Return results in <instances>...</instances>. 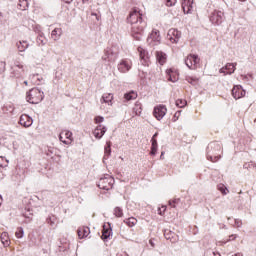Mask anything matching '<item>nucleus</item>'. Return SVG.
<instances>
[{
  "instance_id": "13",
  "label": "nucleus",
  "mask_w": 256,
  "mask_h": 256,
  "mask_svg": "<svg viewBox=\"0 0 256 256\" xmlns=\"http://www.w3.org/2000/svg\"><path fill=\"white\" fill-rule=\"evenodd\" d=\"M19 124L25 128L31 127V125H33V118L27 114H22L19 119Z\"/></svg>"
},
{
  "instance_id": "57",
  "label": "nucleus",
  "mask_w": 256,
  "mask_h": 256,
  "mask_svg": "<svg viewBox=\"0 0 256 256\" xmlns=\"http://www.w3.org/2000/svg\"><path fill=\"white\" fill-rule=\"evenodd\" d=\"M117 256H129V254L123 253V254H118Z\"/></svg>"
},
{
  "instance_id": "46",
  "label": "nucleus",
  "mask_w": 256,
  "mask_h": 256,
  "mask_svg": "<svg viewBox=\"0 0 256 256\" xmlns=\"http://www.w3.org/2000/svg\"><path fill=\"white\" fill-rule=\"evenodd\" d=\"M5 62H0V73H5Z\"/></svg>"
},
{
  "instance_id": "51",
  "label": "nucleus",
  "mask_w": 256,
  "mask_h": 256,
  "mask_svg": "<svg viewBox=\"0 0 256 256\" xmlns=\"http://www.w3.org/2000/svg\"><path fill=\"white\" fill-rule=\"evenodd\" d=\"M59 140L62 142V143H64V145H69V141H67V140H64L63 138H61V134L59 135Z\"/></svg>"
},
{
  "instance_id": "4",
  "label": "nucleus",
  "mask_w": 256,
  "mask_h": 256,
  "mask_svg": "<svg viewBox=\"0 0 256 256\" xmlns=\"http://www.w3.org/2000/svg\"><path fill=\"white\" fill-rule=\"evenodd\" d=\"M119 57V48L117 46L107 47L104 50V55L102 56V61L106 63H115Z\"/></svg>"
},
{
  "instance_id": "8",
  "label": "nucleus",
  "mask_w": 256,
  "mask_h": 256,
  "mask_svg": "<svg viewBox=\"0 0 256 256\" xmlns=\"http://www.w3.org/2000/svg\"><path fill=\"white\" fill-rule=\"evenodd\" d=\"M161 41V35L159 34V30H153L152 33L147 38L148 45L151 47H155V45H159Z\"/></svg>"
},
{
  "instance_id": "35",
  "label": "nucleus",
  "mask_w": 256,
  "mask_h": 256,
  "mask_svg": "<svg viewBox=\"0 0 256 256\" xmlns=\"http://www.w3.org/2000/svg\"><path fill=\"white\" fill-rule=\"evenodd\" d=\"M102 101L103 103H111V101H113V94L109 93V94H103L102 96Z\"/></svg>"
},
{
  "instance_id": "15",
  "label": "nucleus",
  "mask_w": 256,
  "mask_h": 256,
  "mask_svg": "<svg viewBox=\"0 0 256 256\" xmlns=\"http://www.w3.org/2000/svg\"><path fill=\"white\" fill-rule=\"evenodd\" d=\"M105 133H107V127L99 124L95 130L93 131V135L96 139H102L103 135H105Z\"/></svg>"
},
{
  "instance_id": "12",
  "label": "nucleus",
  "mask_w": 256,
  "mask_h": 256,
  "mask_svg": "<svg viewBox=\"0 0 256 256\" xmlns=\"http://www.w3.org/2000/svg\"><path fill=\"white\" fill-rule=\"evenodd\" d=\"M167 38L169 41H171V43H179V39H181V31L171 28L168 31Z\"/></svg>"
},
{
  "instance_id": "62",
  "label": "nucleus",
  "mask_w": 256,
  "mask_h": 256,
  "mask_svg": "<svg viewBox=\"0 0 256 256\" xmlns=\"http://www.w3.org/2000/svg\"><path fill=\"white\" fill-rule=\"evenodd\" d=\"M159 211H160V212H159V215H163V213H161V209H159Z\"/></svg>"
},
{
  "instance_id": "26",
  "label": "nucleus",
  "mask_w": 256,
  "mask_h": 256,
  "mask_svg": "<svg viewBox=\"0 0 256 256\" xmlns=\"http://www.w3.org/2000/svg\"><path fill=\"white\" fill-rule=\"evenodd\" d=\"M17 7L20 11H27L29 8V2H27V0H19Z\"/></svg>"
},
{
  "instance_id": "47",
  "label": "nucleus",
  "mask_w": 256,
  "mask_h": 256,
  "mask_svg": "<svg viewBox=\"0 0 256 256\" xmlns=\"http://www.w3.org/2000/svg\"><path fill=\"white\" fill-rule=\"evenodd\" d=\"M204 256H215V252L212 250H208L205 252Z\"/></svg>"
},
{
  "instance_id": "30",
  "label": "nucleus",
  "mask_w": 256,
  "mask_h": 256,
  "mask_svg": "<svg viewBox=\"0 0 256 256\" xmlns=\"http://www.w3.org/2000/svg\"><path fill=\"white\" fill-rule=\"evenodd\" d=\"M124 223L128 225V227H135L137 225V219L135 217H130L124 220Z\"/></svg>"
},
{
  "instance_id": "42",
  "label": "nucleus",
  "mask_w": 256,
  "mask_h": 256,
  "mask_svg": "<svg viewBox=\"0 0 256 256\" xmlns=\"http://www.w3.org/2000/svg\"><path fill=\"white\" fill-rule=\"evenodd\" d=\"M24 217L26 219H30L31 220V215H33V213L31 212V209H27L24 213H23Z\"/></svg>"
},
{
  "instance_id": "2",
  "label": "nucleus",
  "mask_w": 256,
  "mask_h": 256,
  "mask_svg": "<svg viewBox=\"0 0 256 256\" xmlns=\"http://www.w3.org/2000/svg\"><path fill=\"white\" fill-rule=\"evenodd\" d=\"M219 153H221V144L218 142H211L208 144L206 148V157L208 161H212V163L219 161V159H221Z\"/></svg>"
},
{
  "instance_id": "10",
  "label": "nucleus",
  "mask_w": 256,
  "mask_h": 256,
  "mask_svg": "<svg viewBox=\"0 0 256 256\" xmlns=\"http://www.w3.org/2000/svg\"><path fill=\"white\" fill-rule=\"evenodd\" d=\"M25 74V69L23 68V64H15L11 67V75L12 77H16V79H19L23 77Z\"/></svg>"
},
{
  "instance_id": "29",
  "label": "nucleus",
  "mask_w": 256,
  "mask_h": 256,
  "mask_svg": "<svg viewBox=\"0 0 256 256\" xmlns=\"http://www.w3.org/2000/svg\"><path fill=\"white\" fill-rule=\"evenodd\" d=\"M1 242L4 244L5 247H8L9 245V234L7 232H3L1 234Z\"/></svg>"
},
{
  "instance_id": "27",
  "label": "nucleus",
  "mask_w": 256,
  "mask_h": 256,
  "mask_svg": "<svg viewBox=\"0 0 256 256\" xmlns=\"http://www.w3.org/2000/svg\"><path fill=\"white\" fill-rule=\"evenodd\" d=\"M104 157L103 159H109L111 157V142H107L104 148Z\"/></svg>"
},
{
  "instance_id": "7",
  "label": "nucleus",
  "mask_w": 256,
  "mask_h": 256,
  "mask_svg": "<svg viewBox=\"0 0 256 256\" xmlns=\"http://www.w3.org/2000/svg\"><path fill=\"white\" fill-rule=\"evenodd\" d=\"M200 59L197 54H190L185 59V65L188 69H197V64L199 63Z\"/></svg>"
},
{
  "instance_id": "3",
  "label": "nucleus",
  "mask_w": 256,
  "mask_h": 256,
  "mask_svg": "<svg viewBox=\"0 0 256 256\" xmlns=\"http://www.w3.org/2000/svg\"><path fill=\"white\" fill-rule=\"evenodd\" d=\"M45 94L38 88H32L26 93V101L32 105H37L43 101Z\"/></svg>"
},
{
  "instance_id": "6",
  "label": "nucleus",
  "mask_w": 256,
  "mask_h": 256,
  "mask_svg": "<svg viewBox=\"0 0 256 256\" xmlns=\"http://www.w3.org/2000/svg\"><path fill=\"white\" fill-rule=\"evenodd\" d=\"M225 19V14L221 10H214L210 15V21L213 25H221Z\"/></svg>"
},
{
  "instance_id": "53",
  "label": "nucleus",
  "mask_w": 256,
  "mask_h": 256,
  "mask_svg": "<svg viewBox=\"0 0 256 256\" xmlns=\"http://www.w3.org/2000/svg\"><path fill=\"white\" fill-rule=\"evenodd\" d=\"M179 115H181V110L177 111V112L174 114V117H177V119H179Z\"/></svg>"
},
{
  "instance_id": "39",
  "label": "nucleus",
  "mask_w": 256,
  "mask_h": 256,
  "mask_svg": "<svg viewBox=\"0 0 256 256\" xmlns=\"http://www.w3.org/2000/svg\"><path fill=\"white\" fill-rule=\"evenodd\" d=\"M115 217H123V209L121 207L114 208Z\"/></svg>"
},
{
  "instance_id": "24",
  "label": "nucleus",
  "mask_w": 256,
  "mask_h": 256,
  "mask_svg": "<svg viewBox=\"0 0 256 256\" xmlns=\"http://www.w3.org/2000/svg\"><path fill=\"white\" fill-rule=\"evenodd\" d=\"M62 34H63V30L61 28H55L51 33V37L54 41H59V38L61 37Z\"/></svg>"
},
{
  "instance_id": "55",
  "label": "nucleus",
  "mask_w": 256,
  "mask_h": 256,
  "mask_svg": "<svg viewBox=\"0 0 256 256\" xmlns=\"http://www.w3.org/2000/svg\"><path fill=\"white\" fill-rule=\"evenodd\" d=\"M249 167H251V164H250V163H245V164H244V169H249Z\"/></svg>"
},
{
  "instance_id": "9",
  "label": "nucleus",
  "mask_w": 256,
  "mask_h": 256,
  "mask_svg": "<svg viewBox=\"0 0 256 256\" xmlns=\"http://www.w3.org/2000/svg\"><path fill=\"white\" fill-rule=\"evenodd\" d=\"M153 115L157 121H161L164 115H167V107L165 105H158L154 107Z\"/></svg>"
},
{
  "instance_id": "21",
  "label": "nucleus",
  "mask_w": 256,
  "mask_h": 256,
  "mask_svg": "<svg viewBox=\"0 0 256 256\" xmlns=\"http://www.w3.org/2000/svg\"><path fill=\"white\" fill-rule=\"evenodd\" d=\"M164 237L168 241H171V243H176L177 241V234L171 230H164Z\"/></svg>"
},
{
  "instance_id": "43",
  "label": "nucleus",
  "mask_w": 256,
  "mask_h": 256,
  "mask_svg": "<svg viewBox=\"0 0 256 256\" xmlns=\"http://www.w3.org/2000/svg\"><path fill=\"white\" fill-rule=\"evenodd\" d=\"M133 111H135L136 115H141L140 105L136 103L135 107L133 108Z\"/></svg>"
},
{
  "instance_id": "34",
  "label": "nucleus",
  "mask_w": 256,
  "mask_h": 256,
  "mask_svg": "<svg viewBox=\"0 0 256 256\" xmlns=\"http://www.w3.org/2000/svg\"><path fill=\"white\" fill-rule=\"evenodd\" d=\"M31 79L36 85H41V82L43 81V77L39 76V74H33Z\"/></svg>"
},
{
  "instance_id": "36",
  "label": "nucleus",
  "mask_w": 256,
  "mask_h": 256,
  "mask_svg": "<svg viewBox=\"0 0 256 256\" xmlns=\"http://www.w3.org/2000/svg\"><path fill=\"white\" fill-rule=\"evenodd\" d=\"M217 189L220 191V193H222V195H227V193H229V189H227V187L223 184H218Z\"/></svg>"
},
{
  "instance_id": "20",
  "label": "nucleus",
  "mask_w": 256,
  "mask_h": 256,
  "mask_svg": "<svg viewBox=\"0 0 256 256\" xmlns=\"http://www.w3.org/2000/svg\"><path fill=\"white\" fill-rule=\"evenodd\" d=\"M79 239H85V237H89V233H91V230L89 227L82 226L78 228L77 230Z\"/></svg>"
},
{
  "instance_id": "23",
  "label": "nucleus",
  "mask_w": 256,
  "mask_h": 256,
  "mask_svg": "<svg viewBox=\"0 0 256 256\" xmlns=\"http://www.w3.org/2000/svg\"><path fill=\"white\" fill-rule=\"evenodd\" d=\"M16 47L20 53H25V51H27V49L29 48V42L25 40L18 41L16 43Z\"/></svg>"
},
{
  "instance_id": "52",
  "label": "nucleus",
  "mask_w": 256,
  "mask_h": 256,
  "mask_svg": "<svg viewBox=\"0 0 256 256\" xmlns=\"http://www.w3.org/2000/svg\"><path fill=\"white\" fill-rule=\"evenodd\" d=\"M249 78H250V79H253V75H252V74H249L248 76H247V75L243 76V79H244L245 81H249Z\"/></svg>"
},
{
  "instance_id": "44",
  "label": "nucleus",
  "mask_w": 256,
  "mask_h": 256,
  "mask_svg": "<svg viewBox=\"0 0 256 256\" xmlns=\"http://www.w3.org/2000/svg\"><path fill=\"white\" fill-rule=\"evenodd\" d=\"M105 121V118L103 116H96L94 118L95 123H103Z\"/></svg>"
},
{
  "instance_id": "54",
  "label": "nucleus",
  "mask_w": 256,
  "mask_h": 256,
  "mask_svg": "<svg viewBox=\"0 0 256 256\" xmlns=\"http://www.w3.org/2000/svg\"><path fill=\"white\" fill-rule=\"evenodd\" d=\"M1 161H3V157H0V167H7V164H3Z\"/></svg>"
},
{
  "instance_id": "61",
  "label": "nucleus",
  "mask_w": 256,
  "mask_h": 256,
  "mask_svg": "<svg viewBox=\"0 0 256 256\" xmlns=\"http://www.w3.org/2000/svg\"><path fill=\"white\" fill-rule=\"evenodd\" d=\"M24 85H29V82L28 81H24Z\"/></svg>"
},
{
  "instance_id": "64",
  "label": "nucleus",
  "mask_w": 256,
  "mask_h": 256,
  "mask_svg": "<svg viewBox=\"0 0 256 256\" xmlns=\"http://www.w3.org/2000/svg\"><path fill=\"white\" fill-rule=\"evenodd\" d=\"M162 209H164V211H165V209H166L165 206H163Z\"/></svg>"
},
{
  "instance_id": "59",
  "label": "nucleus",
  "mask_w": 256,
  "mask_h": 256,
  "mask_svg": "<svg viewBox=\"0 0 256 256\" xmlns=\"http://www.w3.org/2000/svg\"><path fill=\"white\" fill-rule=\"evenodd\" d=\"M165 155V152H162L160 155V159H163V156Z\"/></svg>"
},
{
  "instance_id": "31",
  "label": "nucleus",
  "mask_w": 256,
  "mask_h": 256,
  "mask_svg": "<svg viewBox=\"0 0 256 256\" xmlns=\"http://www.w3.org/2000/svg\"><path fill=\"white\" fill-rule=\"evenodd\" d=\"M36 41L38 45H41V46L47 45V38H45L43 34H39Z\"/></svg>"
},
{
  "instance_id": "50",
  "label": "nucleus",
  "mask_w": 256,
  "mask_h": 256,
  "mask_svg": "<svg viewBox=\"0 0 256 256\" xmlns=\"http://www.w3.org/2000/svg\"><path fill=\"white\" fill-rule=\"evenodd\" d=\"M159 136V132H156L153 136H152V138H151V143H153V140L154 141H157V137Z\"/></svg>"
},
{
  "instance_id": "17",
  "label": "nucleus",
  "mask_w": 256,
  "mask_h": 256,
  "mask_svg": "<svg viewBox=\"0 0 256 256\" xmlns=\"http://www.w3.org/2000/svg\"><path fill=\"white\" fill-rule=\"evenodd\" d=\"M156 60L158 61L159 65H165L167 63V54L163 51H156L155 52Z\"/></svg>"
},
{
  "instance_id": "22",
  "label": "nucleus",
  "mask_w": 256,
  "mask_h": 256,
  "mask_svg": "<svg viewBox=\"0 0 256 256\" xmlns=\"http://www.w3.org/2000/svg\"><path fill=\"white\" fill-rule=\"evenodd\" d=\"M111 235H113V230L111 229V227L107 228V226L104 225L101 236L102 241H107V239H109Z\"/></svg>"
},
{
  "instance_id": "16",
  "label": "nucleus",
  "mask_w": 256,
  "mask_h": 256,
  "mask_svg": "<svg viewBox=\"0 0 256 256\" xmlns=\"http://www.w3.org/2000/svg\"><path fill=\"white\" fill-rule=\"evenodd\" d=\"M232 96L234 99H241V97H245V90L241 86H235L232 89Z\"/></svg>"
},
{
  "instance_id": "41",
  "label": "nucleus",
  "mask_w": 256,
  "mask_h": 256,
  "mask_svg": "<svg viewBox=\"0 0 256 256\" xmlns=\"http://www.w3.org/2000/svg\"><path fill=\"white\" fill-rule=\"evenodd\" d=\"M181 201V199H179V198H176V199H174V200H170L169 201V205H170V207H173L174 209H175V207H176V205H178V203Z\"/></svg>"
},
{
  "instance_id": "18",
  "label": "nucleus",
  "mask_w": 256,
  "mask_h": 256,
  "mask_svg": "<svg viewBox=\"0 0 256 256\" xmlns=\"http://www.w3.org/2000/svg\"><path fill=\"white\" fill-rule=\"evenodd\" d=\"M138 53L140 55L141 61H143L142 64L145 65V63H147V61L149 60V52L145 50L143 47L139 46Z\"/></svg>"
},
{
  "instance_id": "19",
  "label": "nucleus",
  "mask_w": 256,
  "mask_h": 256,
  "mask_svg": "<svg viewBox=\"0 0 256 256\" xmlns=\"http://www.w3.org/2000/svg\"><path fill=\"white\" fill-rule=\"evenodd\" d=\"M182 9L186 14L191 13L193 9V0H182Z\"/></svg>"
},
{
  "instance_id": "33",
  "label": "nucleus",
  "mask_w": 256,
  "mask_h": 256,
  "mask_svg": "<svg viewBox=\"0 0 256 256\" xmlns=\"http://www.w3.org/2000/svg\"><path fill=\"white\" fill-rule=\"evenodd\" d=\"M57 221V218L55 217V215L52 216H48L46 218V223L48 225H50V227H55V222Z\"/></svg>"
},
{
  "instance_id": "25",
  "label": "nucleus",
  "mask_w": 256,
  "mask_h": 256,
  "mask_svg": "<svg viewBox=\"0 0 256 256\" xmlns=\"http://www.w3.org/2000/svg\"><path fill=\"white\" fill-rule=\"evenodd\" d=\"M68 139L69 141H73V133L69 130H64L60 133V139Z\"/></svg>"
},
{
  "instance_id": "1",
  "label": "nucleus",
  "mask_w": 256,
  "mask_h": 256,
  "mask_svg": "<svg viewBox=\"0 0 256 256\" xmlns=\"http://www.w3.org/2000/svg\"><path fill=\"white\" fill-rule=\"evenodd\" d=\"M127 23H130L131 35L136 41H142L145 33V27H147V21L139 8H134L127 17Z\"/></svg>"
},
{
  "instance_id": "45",
  "label": "nucleus",
  "mask_w": 256,
  "mask_h": 256,
  "mask_svg": "<svg viewBox=\"0 0 256 256\" xmlns=\"http://www.w3.org/2000/svg\"><path fill=\"white\" fill-rule=\"evenodd\" d=\"M177 3V0H166L167 7H173Z\"/></svg>"
},
{
  "instance_id": "49",
  "label": "nucleus",
  "mask_w": 256,
  "mask_h": 256,
  "mask_svg": "<svg viewBox=\"0 0 256 256\" xmlns=\"http://www.w3.org/2000/svg\"><path fill=\"white\" fill-rule=\"evenodd\" d=\"M235 225L236 227H241L243 225V222L239 219H235Z\"/></svg>"
},
{
  "instance_id": "5",
  "label": "nucleus",
  "mask_w": 256,
  "mask_h": 256,
  "mask_svg": "<svg viewBox=\"0 0 256 256\" xmlns=\"http://www.w3.org/2000/svg\"><path fill=\"white\" fill-rule=\"evenodd\" d=\"M113 185H115V178H113L109 174L100 178V180L98 181L99 189H103L104 191H109L110 189H113Z\"/></svg>"
},
{
  "instance_id": "37",
  "label": "nucleus",
  "mask_w": 256,
  "mask_h": 256,
  "mask_svg": "<svg viewBox=\"0 0 256 256\" xmlns=\"http://www.w3.org/2000/svg\"><path fill=\"white\" fill-rule=\"evenodd\" d=\"M187 105V100L178 99L176 100V107H179L180 109H183Z\"/></svg>"
},
{
  "instance_id": "32",
  "label": "nucleus",
  "mask_w": 256,
  "mask_h": 256,
  "mask_svg": "<svg viewBox=\"0 0 256 256\" xmlns=\"http://www.w3.org/2000/svg\"><path fill=\"white\" fill-rule=\"evenodd\" d=\"M151 151H150V155L155 156L157 155V148H158V144H157V140H153V142H151Z\"/></svg>"
},
{
  "instance_id": "56",
  "label": "nucleus",
  "mask_w": 256,
  "mask_h": 256,
  "mask_svg": "<svg viewBox=\"0 0 256 256\" xmlns=\"http://www.w3.org/2000/svg\"><path fill=\"white\" fill-rule=\"evenodd\" d=\"M64 3H67L68 5H70V3H73V0H63Z\"/></svg>"
},
{
  "instance_id": "40",
  "label": "nucleus",
  "mask_w": 256,
  "mask_h": 256,
  "mask_svg": "<svg viewBox=\"0 0 256 256\" xmlns=\"http://www.w3.org/2000/svg\"><path fill=\"white\" fill-rule=\"evenodd\" d=\"M166 73L169 75L168 81H171L172 83H176L177 77L171 75L173 73V70L169 69L166 71Z\"/></svg>"
},
{
  "instance_id": "14",
  "label": "nucleus",
  "mask_w": 256,
  "mask_h": 256,
  "mask_svg": "<svg viewBox=\"0 0 256 256\" xmlns=\"http://www.w3.org/2000/svg\"><path fill=\"white\" fill-rule=\"evenodd\" d=\"M235 67H237V63H227L225 67L220 69V73H224L225 75H233V73H235Z\"/></svg>"
},
{
  "instance_id": "60",
  "label": "nucleus",
  "mask_w": 256,
  "mask_h": 256,
  "mask_svg": "<svg viewBox=\"0 0 256 256\" xmlns=\"http://www.w3.org/2000/svg\"><path fill=\"white\" fill-rule=\"evenodd\" d=\"M2 202H3V197L0 196V206Z\"/></svg>"
},
{
  "instance_id": "28",
  "label": "nucleus",
  "mask_w": 256,
  "mask_h": 256,
  "mask_svg": "<svg viewBox=\"0 0 256 256\" xmlns=\"http://www.w3.org/2000/svg\"><path fill=\"white\" fill-rule=\"evenodd\" d=\"M124 99H126V101H133V99H137V92L130 91L124 94Z\"/></svg>"
},
{
  "instance_id": "58",
  "label": "nucleus",
  "mask_w": 256,
  "mask_h": 256,
  "mask_svg": "<svg viewBox=\"0 0 256 256\" xmlns=\"http://www.w3.org/2000/svg\"><path fill=\"white\" fill-rule=\"evenodd\" d=\"M234 239H235V235H231V236H230V240L233 241Z\"/></svg>"
},
{
  "instance_id": "38",
  "label": "nucleus",
  "mask_w": 256,
  "mask_h": 256,
  "mask_svg": "<svg viewBox=\"0 0 256 256\" xmlns=\"http://www.w3.org/2000/svg\"><path fill=\"white\" fill-rule=\"evenodd\" d=\"M17 239H23V235H25V231L23 230V227H19L15 233Z\"/></svg>"
},
{
  "instance_id": "11",
  "label": "nucleus",
  "mask_w": 256,
  "mask_h": 256,
  "mask_svg": "<svg viewBox=\"0 0 256 256\" xmlns=\"http://www.w3.org/2000/svg\"><path fill=\"white\" fill-rule=\"evenodd\" d=\"M131 67H133L131 60L123 59L118 64V71L120 73H128V71H131Z\"/></svg>"
},
{
  "instance_id": "48",
  "label": "nucleus",
  "mask_w": 256,
  "mask_h": 256,
  "mask_svg": "<svg viewBox=\"0 0 256 256\" xmlns=\"http://www.w3.org/2000/svg\"><path fill=\"white\" fill-rule=\"evenodd\" d=\"M188 83H190L191 85H193V83H195L197 81V79L193 78V77H188L187 78Z\"/></svg>"
},
{
  "instance_id": "63",
  "label": "nucleus",
  "mask_w": 256,
  "mask_h": 256,
  "mask_svg": "<svg viewBox=\"0 0 256 256\" xmlns=\"http://www.w3.org/2000/svg\"><path fill=\"white\" fill-rule=\"evenodd\" d=\"M150 244H151L152 246L154 245L152 241H150Z\"/></svg>"
}]
</instances>
